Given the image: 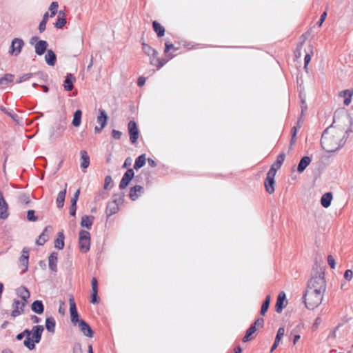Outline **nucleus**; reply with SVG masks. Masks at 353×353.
<instances>
[{
	"label": "nucleus",
	"mask_w": 353,
	"mask_h": 353,
	"mask_svg": "<svg viewBox=\"0 0 353 353\" xmlns=\"http://www.w3.org/2000/svg\"><path fill=\"white\" fill-rule=\"evenodd\" d=\"M285 153H281L277 156L276 160L275 162L272 165V167L275 168L276 169L279 170L281 166L282 165L284 160H285Z\"/></svg>",
	"instance_id": "40"
},
{
	"label": "nucleus",
	"mask_w": 353,
	"mask_h": 353,
	"mask_svg": "<svg viewBox=\"0 0 353 353\" xmlns=\"http://www.w3.org/2000/svg\"><path fill=\"white\" fill-rule=\"evenodd\" d=\"M78 325L79 329L85 336L89 338L93 337L94 332L92 328L88 325V323H87L84 320H81L79 321V323H78Z\"/></svg>",
	"instance_id": "11"
},
{
	"label": "nucleus",
	"mask_w": 353,
	"mask_h": 353,
	"mask_svg": "<svg viewBox=\"0 0 353 353\" xmlns=\"http://www.w3.org/2000/svg\"><path fill=\"white\" fill-rule=\"evenodd\" d=\"M99 302V298L98 296V291H92L90 303L92 304H97Z\"/></svg>",
	"instance_id": "46"
},
{
	"label": "nucleus",
	"mask_w": 353,
	"mask_h": 353,
	"mask_svg": "<svg viewBox=\"0 0 353 353\" xmlns=\"http://www.w3.org/2000/svg\"><path fill=\"white\" fill-rule=\"evenodd\" d=\"M20 261L24 266V269L22 270V272H26L28 268V259L27 258H23V256H21Z\"/></svg>",
	"instance_id": "52"
},
{
	"label": "nucleus",
	"mask_w": 353,
	"mask_h": 353,
	"mask_svg": "<svg viewBox=\"0 0 353 353\" xmlns=\"http://www.w3.org/2000/svg\"><path fill=\"white\" fill-rule=\"evenodd\" d=\"M122 199H114L112 202L108 203L106 207V214L108 216L115 214L119 210V204L121 202Z\"/></svg>",
	"instance_id": "10"
},
{
	"label": "nucleus",
	"mask_w": 353,
	"mask_h": 353,
	"mask_svg": "<svg viewBox=\"0 0 353 353\" xmlns=\"http://www.w3.org/2000/svg\"><path fill=\"white\" fill-rule=\"evenodd\" d=\"M8 205L3 195L0 196V218L6 219L8 218L9 214L8 212Z\"/></svg>",
	"instance_id": "12"
},
{
	"label": "nucleus",
	"mask_w": 353,
	"mask_h": 353,
	"mask_svg": "<svg viewBox=\"0 0 353 353\" xmlns=\"http://www.w3.org/2000/svg\"><path fill=\"white\" fill-rule=\"evenodd\" d=\"M344 137L343 130L335 128L331 125L323 131L321 135V147L327 152H334L344 145Z\"/></svg>",
	"instance_id": "1"
},
{
	"label": "nucleus",
	"mask_w": 353,
	"mask_h": 353,
	"mask_svg": "<svg viewBox=\"0 0 353 353\" xmlns=\"http://www.w3.org/2000/svg\"><path fill=\"white\" fill-rule=\"evenodd\" d=\"M307 289L315 292L324 293L326 290V282L324 278V272L316 273L307 282Z\"/></svg>",
	"instance_id": "3"
},
{
	"label": "nucleus",
	"mask_w": 353,
	"mask_h": 353,
	"mask_svg": "<svg viewBox=\"0 0 353 353\" xmlns=\"http://www.w3.org/2000/svg\"><path fill=\"white\" fill-rule=\"evenodd\" d=\"M256 331V328H255L254 325H251L250 327L247 330L246 333L242 339L243 341L245 343L253 339L254 336H252V335L255 333Z\"/></svg>",
	"instance_id": "33"
},
{
	"label": "nucleus",
	"mask_w": 353,
	"mask_h": 353,
	"mask_svg": "<svg viewBox=\"0 0 353 353\" xmlns=\"http://www.w3.org/2000/svg\"><path fill=\"white\" fill-rule=\"evenodd\" d=\"M51 226L48 225L45 228L43 232L39 235L36 243L39 245H43L48 239L49 234H48V230L51 229Z\"/></svg>",
	"instance_id": "19"
},
{
	"label": "nucleus",
	"mask_w": 353,
	"mask_h": 353,
	"mask_svg": "<svg viewBox=\"0 0 353 353\" xmlns=\"http://www.w3.org/2000/svg\"><path fill=\"white\" fill-rule=\"evenodd\" d=\"M54 247L58 250H62L64 248V234L62 232L57 234V237L54 241Z\"/></svg>",
	"instance_id": "30"
},
{
	"label": "nucleus",
	"mask_w": 353,
	"mask_h": 353,
	"mask_svg": "<svg viewBox=\"0 0 353 353\" xmlns=\"http://www.w3.org/2000/svg\"><path fill=\"white\" fill-rule=\"evenodd\" d=\"M23 344L30 350L35 348L34 342L33 340L31 341L30 337H26V339L23 341Z\"/></svg>",
	"instance_id": "44"
},
{
	"label": "nucleus",
	"mask_w": 353,
	"mask_h": 353,
	"mask_svg": "<svg viewBox=\"0 0 353 353\" xmlns=\"http://www.w3.org/2000/svg\"><path fill=\"white\" fill-rule=\"evenodd\" d=\"M304 42H305V39L297 45L296 49L294 52L295 56L296 57H301V50L302 48V46H303Z\"/></svg>",
	"instance_id": "50"
},
{
	"label": "nucleus",
	"mask_w": 353,
	"mask_h": 353,
	"mask_svg": "<svg viewBox=\"0 0 353 353\" xmlns=\"http://www.w3.org/2000/svg\"><path fill=\"white\" fill-rule=\"evenodd\" d=\"M45 59L46 63L49 65L54 66L57 61L56 54L52 50H48L47 53L45 56Z\"/></svg>",
	"instance_id": "23"
},
{
	"label": "nucleus",
	"mask_w": 353,
	"mask_h": 353,
	"mask_svg": "<svg viewBox=\"0 0 353 353\" xmlns=\"http://www.w3.org/2000/svg\"><path fill=\"white\" fill-rule=\"evenodd\" d=\"M58 7H59L58 2L53 1L51 3V4L49 7V10L50 11V17L55 16V14L57 12Z\"/></svg>",
	"instance_id": "42"
},
{
	"label": "nucleus",
	"mask_w": 353,
	"mask_h": 353,
	"mask_svg": "<svg viewBox=\"0 0 353 353\" xmlns=\"http://www.w3.org/2000/svg\"><path fill=\"white\" fill-rule=\"evenodd\" d=\"M94 220L93 216H83L81 218V225L88 229L91 228Z\"/></svg>",
	"instance_id": "29"
},
{
	"label": "nucleus",
	"mask_w": 353,
	"mask_h": 353,
	"mask_svg": "<svg viewBox=\"0 0 353 353\" xmlns=\"http://www.w3.org/2000/svg\"><path fill=\"white\" fill-rule=\"evenodd\" d=\"M270 301H271L270 295H267L265 300L263 301V302L262 303V305H261V315L263 316L267 312V311L269 308V306H270Z\"/></svg>",
	"instance_id": "39"
},
{
	"label": "nucleus",
	"mask_w": 353,
	"mask_h": 353,
	"mask_svg": "<svg viewBox=\"0 0 353 353\" xmlns=\"http://www.w3.org/2000/svg\"><path fill=\"white\" fill-rule=\"evenodd\" d=\"M34 213H35V212L33 210H29L27 212V219L29 221H34H34H37L38 218H37V216H35Z\"/></svg>",
	"instance_id": "45"
},
{
	"label": "nucleus",
	"mask_w": 353,
	"mask_h": 353,
	"mask_svg": "<svg viewBox=\"0 0 353 353\" xmlns=\"http://www.w3.org/2000/svg\"><path fill=\"white\" fill-rule=\"evenodd\" d=\"M171 50H172L173 51H176V50H177V48H175L172 43L165 42L164 53L166 56L170 57V58H172L174 57V55L168 54L169 51Z\"/></svg>",
	"instance_id": "41"
},
{
	"label": "nucleus",
	"mask_w": 353,
	"mask_h": 353,
	"mask_svg": "<svg viewBox=\"0 0 353 353\" xmlns=\"http://www.w3.org/2000/svg\"><path fill=\"white\" fill-rule=\"evenodd\" d=\"M81 167L83 168H87L90 165V157L85 150L81 151Z\"/></svg>",
	"instance_id": "32"
},
{
	"label": "nucleus",
	"mask_w": 353,
	"mask_h": 353,
	"mask_svg": "<svg viewBox=\"0 0 353 353\" xmlns=\"http://www.w3.org/2000/svg\"><path fill=\"white\" fill-rule=\"evenodd\" d=\"M48 45L47 41L39 40L35 45L36 54L39 56L43 54L47 50Z\"/></svg>",
	"instance_id": "17"
},
{
	"label": "nucleus",
	"mask_w": 353,
	"mask_h": 353,
	"mask_svg": "<svg viewBox=\"0 0 353 353\" xmlns=\"http://www.w3.org/2000/svg\"><path fill=\"white\" fill-rule=\"evenodd\" d=\"M332 200V192H327L324 194L321 199V204L323 207L327 208L330 206Z\"/></svg>",
	"instance_id": "26"
},
{
	"label": "nucleus",
	"mask_w": 353,
	"mask_h": 353,
	"mask_svg": "<svg viewBox=\"0 0 353 353\" xmlns=\"http://www.w3.org/2000/svg\"><path fill=\"white\" fill-rule=\"evenodd\" d=\"M43 330L44 327L43 325H35L32 327V340L34 343H39Z\"/></svg>",
	"instance_id": "13"
},
{
	"label": "nucleus",
	"mask_w": 353,
	"mask_h": 353,
	"mask_svg": "<svg viewBox=\"0 0 353 353\" xmlns=\"http://www.w3.org/2000/svg\"><path fill=\"white\" fill-rule=\"evenodd\" d=\"M311 60V56L310 54L307 53L304 58V68L307 69V64L310 63Z\"/></svg>",
	"instance_id": "62"
},
{
	"label": "nucleus",
	"mask_w": 353,
	"mask_h": 353,
	"mask_svg": "<svg viewBox=\"0 0 353 353\" xmlns=\"http://www.w3.org/2000/svg\"><path fill=\"white\" fill-rule=\"evenodd\" d=\"M128 131L131 143H136L139 139V130L138 129L137 124L134 121L132 120L128 122Z\"/></svg>",
	"instance_id": "5"
},
{
	"label": "nucleus",
	"mask_w": 353,
	"mask_h": 353,
	"mask_svg": "<svg viewBox=\"0 0 353 353\" xmlns=\"http://www.w3.org/2000/svg\"><path fill=\"white\" fill-rule=\"evenodd\" d=\"M288 301L286 300V295L283 291L279 292L276 303L275 305V310L277 313L280 314L282 312L284 307H286Z\"/></svg>",
	"instance_id": "6"
},
{
	"label": "nucleus",
	"mask_w": 353,
	"mask_h": 353,
	"mask_svg": "<svg viewBox=\"0 0 353 353\" xmlns=\"http://www.w3.org/2000/svg\"><path fill=\"white\" fill-rule=\"evenodd\" d=\"M75 81V77L71 73H68L63 81L64 89L66 91H71L74 88L73 83Z\"/></svg>",
	"instance_id": "14"
},
{
	"label": "nucleus",
	"mask_w": 353,
	"mask_h": 353,
	"mask_svg": "<svg viewBox=\"0 0 353 353\" xmlns=\"http://www.w3.org/2000/svg\"><path fill=\"white\" fill-rule=\"evenodd\" d=\"M92 291H98V283L96 278H92L91 281Z\"/></svg>",
	"instance_id": "58"
},
{
	"label": "nucleus",
	"mask_w": 353,
	"mask_h": 353,
	"mask_svg": "<svg viewBox=\"0 0 353 353\" xmlns=\"http://www.w3.org/2000/svg\"><path fill=\"white\" fill-rule=\"evenodd\" d=\"M17 292L23 299V301L27 303V300L30 298V294L28 290L26 287H21L18 288Z\"/></svg>",
	"instance_id": "37"
},
{
	"label": "nucleus",
	"mask_w": 353,
	"mask_h": 353,
	"mask_svg": "<svg viewBox=\"0 0 353 353\" xmlns=\"http://www.w3.org/2000/svg\"><path fill=\"white\" fill-rule=\"evenodd\" d=\"M31 309L34 312L41 314L44 311V306L41 301L37 300L32 303Z\"/></svg>",
	"instance_id": "25"
},
{
	"label": "nucleus",
	"mask_w": 353,
	"mask_h": 353,
	"mask_svg": "<svg viewBox=\"0 0 353 353\" xmlns=\"http://www.w3.org/2000/svg\"><path fill=\"white\" fill-rule=\"evenodd\" d=\"M143 192V188L137 185L130 189L129 196L132 201H135Z\"/></svg>",
	"instance_id": "15"
},
{
	"label": "nucleus",
	"mask_w": 353,
	"mask_h": 353,
	"mask_svg": "<svg viewBox=\"0 0 353 353\" xmlns=\"http://www.w3.org/2000/svg\"><path fill=\"white\" fill-rule=\"evenodd\" d=\"M274 185H275L274 178H265V180L264 181V186H265V190L269 194L274 193Z\"/></svg>",
	"instance_id": "24"
},
{
	"label": "nucleus",
	"mask_w": 353,
	"mask_h": 353,
	"mask_svg": "<svg viewBox=\"0 0 353 353\" xmlns=\"http://www.w3.org/2000/svg\"><path fill=\"white\" fill-rule=\"evenodd\" d=\"M26 303L24 302L23 301H21L14 299L13 304H12V307H13L14 310H12V312L11 313V316L13 317H16V316L23 314L24 312L23 308L26 306Z\"/></svg>",
	"instance_id": "9"
},
{
	"label": "nucleus",
	"mask_w": 353,
	"mask_h": 353,
	"mask_svg": "<svg viewBox=\"0 0 353 353\" xmlns=\"http://www.w3.org/2000/svg\"><path fill=\"white\" fill-rule=\"evenodd\" d=\"M123 176H134V172L133 169H128Z\"/></svg>",
	"instance_id": "64"
},
{
	"label": "nucleus",
	"mask_w": 353,
	"mask_h": 353,
	"mask_svg": "<svg viewBox=\"0 0 353 353\" xmlns=\"http://www.w3.org/2000/svg\"><path fill=\"white\" fill-rule=\"evenodd\" d=\"M46 23L47 22L45 21H41L39 26V30L40 32H43L46 28Z\"/></svg>",
	"instance_id": "61"
},
{
	"label": "nucleus",
	"mask_w": 353,
	"mask_h": 353,
	"mask_svg": "<svg viewBox=\"0 0 353 353\" xmlns=\"http://www.w3.org/2000/svg\"><path fill=\"white\" fill-rule=\"evenodd\" d=\"M152 28L158 37H162L164 35L165 30L158 21H152Z\"/></svg>",
	"instance_id": "28"
},
{
	"label": "nucleus",
	"mask_w": 353,
	"mask_h": 353,
	"mask_svg": "<svg viewBox=\"0 0 353 353\" xmlns=\"http://www.w3.org/2000/svg\"><path fill=\"white\" fill-rule=\"evenodd\" d=\"M145 161H146V157H145V154H143L139 156L135 160V162L134 164V169L138 170V169L142 168L145 164Z\"/></svg>",
	"instance_id": "35"
},
{
	"label": "nucleus",
	"mask_w": 353,
	"mask_h": 353,
	"mask_svg": "<svg viewBox=\"0 0 353 353\" xmlns=\"http://www.w3.org/2000/svg\"><path fill=\"white\" fill-rule=\"evenodd\" d=\"M343 94H347V97L344 99V104L348 105L351 102V98L353 94V91L350 90H345L342 92Z\"/></svg>",
	"instance_id": "43"
},
{
	"label": "nucleus",
	"mask_w": 353,
	"mask_h": 353,
	"mask_svg": "<svg viewBox=\"0 0 353 353\" xmlns=\"http://www.w3.org/2000/svg\"><path fill=\"white\" fill-rule=\"evenodd\" d=\"M69 304H70V317H71V322L74 325H77V323H79V321L81 319H79V314L77 310L76 304L74 302V300L73 297L70 298L69 299Z\"/></svg>",
	"instance_id": "8"
},
{
	"label": "nucleus",
	"mask_w": 353,
	"mask_h": 353,
	"mask_svg": "<svg viewBox=\"0 0 353 353\" xmlns=\"http://www.w3.org/2000/svg\"><path fill=\"white\" fill-rule=\"evenodd\" d=\"M79 245L81 252L85 253L90 250V234L88 231L81 230L79 232Z\"/></svg>",
	"instance_id": "4"
},
{
	"label": "nucleus",
	"mask_w": 353,
	"mask_h": 353,
	"mask_svg": "<svg viewBox=\"0 0 353 353\" xmlns=\"http://www.w3.org/2000/svg\"><path fill=\"white\" fill-rule=\"evenodd\" d=\"M277 170H278L277 169L271 166L270 169L269 170L268 172L267 173L266 176H275Z\"/></svg>",
	"instance_id": "59"
},
{
	"label": "nucleus",
	"mask_w": 353,
	"mask_h": 353,
	"mask_svg": "<svg viewBox=\"0 0 353 353\" xmlns=\"http://www.w3.org/2000/svg\"><path fill=\"white\" fill-rule=\"evenodd\" d=\"M133 178H122L121 181L119 184V188L121 189L125 188L130 183V181Z\"/></svg>",
	"instance_id": "49"
},
{
	"label": "nucleus",
	"mask_w": 353,
	"mask_h": 353,
	"mask_svg": "<svg viewBox=\"0 0 353 353\" xmlns=\"http://www.w3.org/2000/svg\"><path fill=\"white\" fill-rule=\"evenodd\" d=\"M255 328L256 327H263L264 325V319L263 318H258L252 324Z\"/></svg>",
	"instance_id": "51"
},
{
	"label": "nucleus",
	"mask_w": 353,
	"mask_h": 353,
	"mask_svg": "<svg viewBox=\"0 0 353 353\" xmlns=\"http://www.w3.org/2000/svg\"><path fill=\"white\" fill-rule=\"evenodd\" d=\"M301 98V115L303 114L304 112L307 110V106L305 102V97H303L301 94H300Z\"/></svg>",
	"instance_id": "47"
},
{
	"label": "nucleus",
	"mask_w": 353,
	"mask_h": 353,
	"mask_svg": "<svg viewBox=\"0 0 353 353\" xmlns=\"http://www.w3.org/2000/svg\"><path fill=\"white\" fill-rule=\"evenodd\" d=\"M311 162V158L305 156L301 158L300 160L298 166H297V171L299 173H301L305 170V169L309 165V164Z\"/></svg>",
	"instance_id": "21"
},
{
	"label": "nucleus",
	"mask_w": 353,
	"mask_h": 353,
	"mask_svg": "<svg viewBox=\"0 0 353 353\" xmlns=\"http://www.w3.org/2000/svg\"><path fill=\"white\" fill-rule=\"evenodd\" d=\"M323 294L324 293L307 289L305 293L303 294L304 303L306 307L310 310H313L318 307L322 302Z\"/></svg>",
	"instance_id": "2"
},
{
	"label": "nucleus",
	"mask_w": 353,
	"mask_h": 353,
	"mask_svg": "<svg viewBox=\"0 0 353 353\" xmlns=\"http://www.w3.org/2000/svg\"><path fill=\"white\" fill-rule=\"evenodd\" d=\"M122 134V132L117 130H112L111 132L112 137L115 140L121 139Z\"/></svg>",
	"instance_id": "48"
},
{
	"label": "nucleus",
	"mask_w": 353,
	"mask_h": 353,
	"mask_svg": "<svg viewBox=\"0 0 353 353\" xmlns=\"http://www.w3.org/2000/svg\"><path fill=\"white\" fill-rule=\"evenodd\" d=\"M322 319L321 317L316 318L314 323L312 325V329L313 331H315L318 329L319 325L321 323Z\"/></svg>",
	"instance_id": "54"
},
{
	"label": "nucleus",
	"mask_w": 353,
	"mask_h": 353,
	"mask_svg": "<svg viewBox=\"0 0 353 353\" xmlns=\"http://www.w3.org/2000/svg\"><path fill=\"white\" fill-rule=\"evenodd\" d=\"M108 117L103 110H99V114L97 117V122L100 124L101 128H105L107 125Z\"/></svg>",
	"instance_id": "27"
},
{
	"label": "nucleus",
	"mask_w": 353,
	"mask_h": 353,
	"mask_svg": "<svg viewBox=\"0 0 353 353\" xmlns=\"http://www.w3.org/2000/svg\"><path fill=\"white\" fill-rule=\"evenodd\" d=\"M23 46H24V42H23V39H19V38H14L12 41L10 52L12 54L17 56L20 54Z\"/></svg>",
	"instance_id": "7"
},
{
	"label": "nucleus",
	"mask_w": 353,
	"mask_h": 353,
	"mask_svg": "<svg viewBox=\"0 0 353 353\" xmlns=\"http://www.w3.org/2000/svg\"><path fill=\"white\" fill-rule=\"evenodd\" d=\"M143 52L151 58L157 57L158 52L145 42H142Z\"/></svg>",
	"instance_id": "18"
},
{
	"label": "nucleus",
	"mask_w": 353,
	"mask_h": 353,
	"mask_svg": "<svg viewBox=\"0 0 353 353\" xmlns=\"http://www.w3.org/2000/svg\"><path fill=\"white\" fill-rule=\"evenodd\" d=\"M285 334V329L283 327H279L275 338V341L270 349V352H272L279 345L283 336Z\"/></svg>",
	"instance_id": "20"
},
{
	"label": "nucleus",
	"mask_w": 353,
	"mask_h": 353,
	"mask_svg": "<svg viewBox=\"0 0 353 353\" xmlns=\"http://www.w3.org/2000/svg\"><path fill=\"white\" fill-rule=\"evenodd\" d=\"M35 74L33 73H26L21 76L23 82L29 80L31 77H32Z\"/></svg>",
	"instance_id": "60"
},
{
	"label": "nucleus",
	"mask_w": 353,
	"mask_h": 353,
	"mask_svg": "<svg viewBox=\"0 0 353 353\" xmlns=\"http://www.w3.org/2000/svg\"><path fill=\"white\" fill-rule=\"evenodd\" d=\"M66 186H67V184L65 183V187ZM65 194H66V188L63 190L60 191L58 194V196L57 198V208H63V206L64 205Z\"/></svg>",
	"instance_id": "34"
},
{
	"label": "nucleus",
	"mask_w": 353,
	"mask_h": 353,
	"mask_svg": "<svg viewBox=\"0 0 353 353\" xmlns=\"http://www.w3.org/2000/svg\"><path fill=\"white\" fill-rule=\"evenodd\" d=\"M81 115H82V112L81 110H77L74 113V117H73V119H72V124L74 126V127H78L81 124Z\"/></svg>",
	"instance_id": "38"
},
{
	"label": "nucleus",
	"mask_w": 353,
	"mask_h": 353,
	"mask_svg": "<svg viewBox=\"0 0 353 353\" xmlns=\"http://www.w3.org/2000/svg\"><path fill=\"white\" fill-rule=\"evenodd\" d=\"M46 327L50 333H54L55 331V320L53 317H48L46 320Z\"/></svg>",
	"instance_id": "36"
},
{
	"label": "nucleus",
	"mask_w": 353,
	"mask_h": 353,
	"mask_svg": "<svg viewBox=\"0 0 353 353\" xmlns=\"http://www.w3.org/2000/svg\"><path fill=\"white\" fill-rule=\"evenodd\" d=\"M167 60L165 59H160L157 57L151 58L150 63L151 65H154L157 68V69H160L162 68L166 63Z\"/></svg>",
	"instance_id": "31"
},
{
	"label": "nucleus",
	"mask_w": 353,
	"mask_h": 353,
	"mask_svg": "<svg viewBox=\"0 0 353 353\" xmlns=\"http://www.w3.org/2000/svg\"><path fill=\"white\" fill-rule=\"evenodd\" d=\"M353 277V272L351 270H347L344 273V278L347 281H351Z\"/></svg>",
	"instance_id": "56"
},
{
	"label": "nucleus",
	"mask_w": 353,
	"mask_h": 353,
	"mask_svg": "<svg viewBox=\"0 0 353 353\" xmlns=\"http://www.w3.org/2000/svg\"><path fill=\"white\" fill-rule=\"evenodd\" d=\"M67 23L65 13L63 10H60L58 13V18L54 23V26L57 29H61Z\"/></svg>",
	"instance_id": "16"
},
{
	"label": "nucleus",
	"mask_w": 353,
	"mask_h": 353,
	"mask_svg": "<svg viewBox=\"0 0 353 353\" xmlns=\"http://www.w3.org/2000/svg\"><path fill=\"white\" fill-rule=\"evenodd\" d=\"M104 188L108 189L109 186L112 183V178H105Z\"/></svg>",
	"instance_id": "63"
},
{
	"label": "nucleus",
	"mask_w": 353,
	"mask_h": 353,
	"mask_svg": "<svg viewBox=\"0 0 353 353\" xmlns=\"http://www.w3.org/2000/svg\"><path fill=\"white\" fill-rule=\"evenodd\" d=\"M326 17H327V12L325 11L322 13L319 21L317 22V26L319 27H321L322 26L323 23L325 21V20L326 19Z\"/></svg>",
	"instance_id": "57"
},
{
	"label": "nucleus",
	"mask_w": 353,
	"mask_h": 353,
	"mask_svg": "<svg viewBox=\"0 0 353 353\" xmlns=\"http://www.w3.org/2000/svg\"><path fill=\"white\" fill-rule=\"evenodd\" d=\"M4 78L8 84L9 83H12L14 81V75L10 73H6L4 74Z\"/></svg>",
	"instance_id": "53"
},
{
	"label": "nucleus",
	"mask_w": 353,
	"mask_h": 353,
	"mask_svg": "<svg viewBox=\"0 0 353 353\" xmlns=\"http://www.w3.org/2000/svg\"><path fill=\"white\" fill-rule=\"evenodd\" d=\"M57 261H58L57 253L52 252V254H50V255L48 257V263H49V268L52 272H57Z\"/></svg>",
	"instance_id": "22"
},
{
	"label": "nucleus",
	"mask_w": 353,
	"mask_h": 353,
	"mask_svg": "<svg viewBox=\"0 0 353 353\" xmlns=\"http://www.w3.org/2000/svg\"><path fill=\"white\" fill-rule=\"evenodd\" d=\"M327 263L331 268H332V269L335 268V265H336L335 260L332 255H329L327 256Z\"/></svg>",
	"instance_id": "55"
}]
</instances>
